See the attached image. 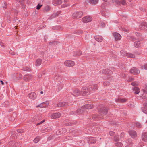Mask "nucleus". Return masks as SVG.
<instances>
[{"instance_id": "obj_1", "label": "nucleus", "mask_w": 147, "mask_h": 147, "mask_svg": "<svg viewBox=\"0 0 147 147\" xmlns=\"http://www.w3.org/2000/svg\"><path fill=\"white\" fill-rule=\"evenodd\" d=\"M92 90V88H90L89 86L87 85L83 87L81 89L82 95L84 96L90 94Z\"/></svg>"}, {"instance_id": "obj_2", "label": "nucleus", "mask_w": 147, "mask_h": 147, "mask_svg": "<svg viewBox=\"0 0 147 147\" xmlns=\"http://www.w3.org/2000/svg\"><path fill=\"white\" fill-rule=\"evenodd\" d=\"M109 109L106 108L105 107L101 108L98 109V116L100 118H102L104 115H106L108 113Z\"/></svg>"}, {"instance_id": "obj_3", "label": "nucleus", "mask_w": 147, "mask_h": 147, "mask_svg": "<svg viewBox=\"0 0 147 147\" xmlns=\"http://www.w3.org/2000/svg\"><path fill=\"white\" fill-rule=\"evenodd\" d=\"M102 72L103 74L105 75V79L109 78V76L113 74L112 71L108 69H103L102 71Z\"/></svg>"}, {"instance_id": "obj_4", "label": "nucleus", "mask_w": 147, "mask_h": 147, "mask_svg": "<svg viewBox=\"0 0 147 147\" xmlns=\"http://www.w3.org/2000/svg\"><path fill=\"white\" fill-rule=\"evenodd\" d=\"M84 112V110L82 109H78L76 111H72L69 113L70 115H79Z\"/></svg>"}, {"instance_id": "obj_5", "label": "nucleus", "mask_w": 147, "mask_h": 147, "mask_svg": "<svg viewBox=\"0 0 147 147\" xmlns=\"http://www.w3.org/2000/svg\"><path fill=\"white\" fill-rule=\"evenodd\" d=\"M64 123V124L66 126H72L76 124L77 122L75 121H71L69 119H67L65 120Z\"/></svg>"}, {"instance_id": "obj_6", "label": "nucleus", "mask_w": 147, "mask_h": 147, "mask_svg": "<svg viewBox=\"0 0 147 147\" xmlns=\"http://www.w3.org/2000/svg\"><path fill=\"white\" fill-rule=\"evenodd\" d=\"M83 14L82 11L76 12H74L72 15V18L74 19L79 18L82 16Z\"/></svg>"}, {"instance_id": "obj_7", "label": "nucleus", "mask_w": 147, "mask_h": 147, "mask_svg": "<svg viewBox=\"0 0 147 147\" xmlns=\"http://www.w3.org/2000/svg\"><path fill=\"white\" fill-rule=\"evenodd\" d=\"M92 18L90 16H86L82 18V22L84 23H86L91 22Z\"/></svg>"}, {"instance_id": "obj_8", "label": "nucleus", "mask_w": 147, "mask_h": 147, "mask_svg": "<svg viewBox=\"0 0 147 147\" xmlns=\"http://www.w3.org/2000/svg\"><path fill=\"white\" fill-rule=\"evenodd\" d=\"M94 106L93 105L87 104L82 106L81 107V109H82L84 110V112L85 111V108L86 109H91L93 108Z\"/></svg>"}, {"instance_id": "obj_9", "label": "nucleus", "mask_w": 147, "mask_h": 147, "mask_svg": "<svg viewBox=\"0 0 147 147\" xmlns=\"http://www.w3.org/2000/svg\"><path fill=\"white\" fill-rule=\"evenodd\" d=\"M130 73L134 75H137L140 73V71L137 68L133 67L130 69Z\"/></svg>"}, {"instance_id": "obj_10", "label": "nucleus", "mask_w": 147, "mask_h": 147, "mask_svg": "<svg viewBox=\"0 0 147 147\" xmlns=\"http://www.w3.org/2000/svg\"><path fill=\"white\" fill-rule=\"evenodd\" d=\"M65 65L68 67H72L75 65V63L74 61L71 60L66 61L64 63Z\"/></svg>"}, {"instance_id": "obj_11", "label": "nucleus", "mask_w": 147, "mask_h": 147, "mask_svg": "<svg viewBox=\"0 0 147 147\" xmlns=\"http://www.w3.org/2000/svg\"><path fill=\"white\" fill-rule=\"evenodd\" d=\"M68 106V103L66 102H59L57 105V106L58 107H66Z\"/></svg>"}, {"instance_id": "obj_12", "label": "nucleus", "mask_w": 147, "mask_h": 147, "mask_svg": "<svg viewBox=\"0 0 147 147\" xmlns=\"http://www.w3.org/2000/svg\"><path fill=\"white\" fill-rule=\"evenodd\" d=\"M7 145L9 147H18V143L13 141L9 142Z\"/></svg>"}, {"instance_id": "obj_13", "label": "nucleus", "mask_w": 147, "mask_h": 147, "mask_svg": "<svg viewBox=\"0 0 147 147\" xmlns=\"http://www.w3.org/2000/svg\"><path fill=\"white\" fill-rule=\"evenodd\" d=\"M73 94H72L75 96H78L82 94V91H80L78 89H75L73 90Z\"/></svg>"}, {"instance_id": "obj_14", "label": "nucleus", "mask_w": 147, "mask_h": 147, "mask_svg": "<svg viewBox=\"0 0 147 147\" xmlns=\"http://www.w3.org/2000/svg\"><path fill=\"white\" fill-rule=\"evenodd\" d=\"M113 35L114 36L116 41L119 40L121 38L120 35L117 32H114L113 33Z\"/></svg>"}, {"instance_id": "obj_15", "label": "nucleus", "mask_w": 147, "mask_h": 147, "mask_svg": "<svg viewBox=\"0 0 147 147\" xmlns=\"http://www.w3.org/2000/svg\"><path fill=\"white\" fill-rule=\"evenodd\" d=\"M140 28L142 30H147V22H143L140 26Z\"/></svg>"}, {"instance_id": "obj_16", "label": "nucleus", "mask_w": 147, "mask_h": 147, "mask_svg": "<svg viewBox=\"0 0 147 147\" xmlns=\"http://www.w3.org/2000/svg\"><path fill=\"white\" fill-rule=\"evenodd\" d=\"M32 76L30 74H28L25 75L24 76L23 79L25 81H28L31 79L32 78Z\"/></svg>"}, {"instance_id": "obj_17", "label": "nucleus", "mask_w": 147, "mask_h": 147, "mask_svg": "<svg viewBox=\"0 0 147 147\" xmlns=\"http://www.w3.org/2000/svg\"><path fill=\"white\" fill-rule=\"evenodd\" d=\"M129 135L132 138H135L137 136V134L136 132L134 131L130 130L128 131Z\"/></svg>"}, {"instance_id": "obj_18", "label": "nucleus", "mask_w": 147, "mask_h": 147, "mask_svg": "<svg viewBox=\"0 0 147 147\" xmlns=\"http://www.w3.org/2000/svg\"><path fill=\"white\" fill-rule=\"evenodd\" d=\"M48 104L49 102H45L36 106V107H40L42 108L46 107Z\"/></svg>"}, {"instance_id": "obj_19", "label": "nucleus", "mask_w": 147, "mask_h": 147, "mask_svg": "<svg viewBox=\"0 0 147 147\" xmlns=\"http://www.w3.org/2000/svg\"><path fill=\"white\" fill-rule=\"evenodd\" d=\"M60 116V113L58 112L53 114L51 115V117L52 119H55L59 117Z\"/></svg>"}, {"instance_id": "obj_20", "label": "nucleus", "mask_w": 147, "mask_h": 147, "mask_svg": "<svg viewBox=\"0 0 147 147\" xmlns=\"http://www.w3.org/2000/svg\"><path fill=\"white\" fill-rule=\"evenodd\" d=\"M142 140L146 142H147V132H144L142 135Z\"/></svg>"}, {"instance_id": "obj_21", "label": "nucleus", "mask_w": 147, "mask_h": 147, "mask_svg": "<svg viewBox=\"0 0 147 147\" xmlns=\"http://www.w3.org/2000/svg\"><path fill=\"white\" fill-rule=\"evenodd\" d=\"M95 40L97 41L100 42L102 41L103 38L102 36L97 35L94 37Z\"/></svg>"}, {"instance_id": "obj_22", "label": "nucleus", "mask_w": 147, "mask_h": 147, "mask_svg": "<svg viewBox=\"0 0 147 147\" xmlns=\"http://www.w3.org/2000/svg\"><path fill=\"white\" fill-rule=\"evenodd\" d=\"M29 97L33 100L36 97V95L34 92H31L28 94Z\"/></svg>"}, {"instance_id": "obj_23", "label": "nucleus", "mask_w": 147, "mask_h": 147, "mask_svg": "<svg viewBox=\"0 0 147 147\" xmlns=\"http://www.w3.org/2000/svg\"><path fill=\"white\" fill-rule=\"evenodd\" d=\"M89 86L90 88H92V90H96L98 89V86L97 84L89 85Z\"/></svg>"}, {"instance_id": "obj_24", "label": "nucleus", "mask_w": 147, "mask_h": 147, "mask_svg": "<svg viewBox=\"0 0 147 147\" xmlns=\"http://www.w3.org/2000/svg\"><path fill=\"white\" fill-rule=\"evenodd\" d=\"M133 92L135 94H138L140 92L139 88L136 86L134 87L133 88Z\"/></svg>"}, {"instance_id": "obj_25", "label": "nucleus", "mask_w": 147, "mask_h": 147, "mask_svg": "<svg viewBox=\"0 0 147 147\" xmlns=\"http://www.w3.org/2000/svg\"><path fill=\"white\" fill-rule=\"evenodd\" d=\"M42 62V60L41 59H37L36 62V65L37 66H40Z\"/></svg>"}, {"instance_id": "obj_26", "label": "nucleus", "mask_w": 147, "mask_h": 147, "mask_svg": "<svg viewBox=\"0 0 147 147\" xmlns=\"http://www.w3.org/2000/svg\"><path fill=\"white\" fill-rule=\"evenodd\" d=\"M82 54L81 51L79 50L76 52H75L73 54V56H80Z\"/></svg>"}, {"instance_id": "obj_27", "label": "nucleus", "mask_w": 147, "mask_h": 147, "mask_svg": "<svg viewBox=\"0 0 147 147\" xmlns=\"http://www.w3.org/2000/svg\"><path fill=\"white\" fill-rule=\"evenodd\" d=\"M54 78L55 80L58 82L60 81L62 79L61 77L59 75L57 76L56 75L55 76Z\"/></svg>"}, {"instance_id": "obj_28", "label": "nucleus", "mask_w": 147, "mask_h": 147, "mask_svg": "<svg viewBox=\"0 0 147 147\" xmlns=\"http://www.w3.org/2000/svg\"><path fill=\"white\" fill-rule=\"evenodd\" d=\"M83 32V31L82 30H75L74 33L75 34H76L77 35H80L81 34H82Z\"/></svg>"}, {"instance_id": "obj_29", "label": "nucleus", "mask_w": 147, "mask_h": 147, "mask_svg": "<svg viewBox=\"0 0 147 147\" xmlns=\"http://www.w3.org/2000/svg\"><path fill=\"white\" fill-rule=\"evenodd\" d=\"M50 7L48 5H47L44 8V11L45 12H47L50 10Z\"/></svg>"}, {"instance_id": "obj_30", "label": "nucleus", "mask_w": 147, "mask_h": 147, "mask_svg": "<svg viewBox=\"0 0 147 147\" xmlns=\"http://www.w3.org/2000/svg\"><path fill=\"white\" fill-rule=\"evenodd\" d=\"M127 99L125 98H119L116 101L117 102L118 101L120 102H126L127 101Z\"/></svg>"}, {"instance_id": "obj_31", "label": "nucleus", "mask_w": 147, "mask_h": 147, "mask_svg": "<svg viewBox=\"0 0 147 147\" xmlns=\"http://www.w3.org/2000/svg\"><path fill=\"white\" fill-rule=\"evenodd\" d=\"M112 2L118 5H121V1L118 0H112Z\"/></svg>"}, {"instance_id": "obj_32", "label": "nucleus", "mask_w": 147, "mask_h": 147, "mask_svg": "<svg viewBox=\"0 0 147 147\" xmlns=\"http://www.w3.org/2000/svg\"><path fill=\"white\" fill-rule=\"evenodd\" d=\"M126 56H127L129 58H134L135 55L133 54L127 53H126Z\"/></svg>"}, {"instance_id": "obj_33", "label": "nucleus", "mask_w": 147, "mask_h": 147, "mask_svg": "<svg viewBox=\"0 0 147 147\" xmlns=\"http://www.w3.org/2000/svg\"><path fill=\"white\" fill-rule=\"evenodd\" d=\"M143 107L142 108L141 110L142 112V109L143 108L144 110L147 111V102H145L143 103Z\"/></svg>"}, {"instance_id": "obj_34", "label": "nucleus", "mask_w": 147, "mask_h": 147, "mask_svg": "<svg viewBox=\"0 0 147 147\" xmlns=\"http://www.w3.org/2000/svg\"><path fill=\"white\" fill-rule=\"evenodd\" d=\"M58 16V14L57 13H53V14L52 15L50 16L49 17V19H53V18H54L57 16Z\"/></svg>"}, {"instance_id": "obj_35", "label": "nucleus", "mask_w": 147, "mask_h": 147, "mask_svg": "<svg viewBox=\"0 0 147 147\" xmlns=\"http://www.w3.org/2000/svg\"><path fill=\"white\" fill-rule=\"evenodd\" d=\"M115 145L116 146L118 147H121L123 145L122 143L120 142H118L115 143Z\"/></svg>"}, {"instance_id": "obj_36", "label": "nucleus", "mask_w": 147, "mask_h": 147, "mask_svg": "<svg viewBox=\"0 0 147 147\" xmlns=\"http://www.w3.org/2000/svg\"><path fill=\"white\" fill-rule=\"evenodd\" d=\"M98 0H90V2L92 4H95L97 3Z\"/></svg>"}, {"instance_id": "obj_37", "label": "nucleus", "mask_w": 147, "mask_h": 147, "mask_svg": "<svg viewBox=\"0 0 147 147\" xmlns=\"http://www.w3.org/2000/svg\"><path fill=\"white\" fill-rule=\"evenodd\" d=\"M40 139V137L39 136H37L34 140V142L35 143H37L38 142H39Z\"/></svg>"}, {"instance_id": "obj_38", "label": "nucleus", "mask_w": 147, "mask_h": 147, "mask_svg": "<svg viewBox=\"0 0 147 147\" xmlns=\"http://www.w3.org/2000/svg\"><path fill=\"white\" fill-rule=\"evenodd\" d=\"M121 54L123 56H126V53H127L126 51L124 50H121L120 52Z\"/></svg>"}, {"instance_id": "obj_39", "label": "nucleus", "mask_w": 147, "mask_h": 147, "mask_svg": "<svg viewBox=\"0 0 147 147\" xmlns=\"http://www.w3.org/2000/svg\"><path fill=\"white\" fill-rule=\"evenodd\" d=\"M22 70L26 71H31V69L30 68L26 67H23L22 68Z\"/></svg>"}, {"instance_id": "obj_40", "label": "nucleus", "mask_w": 147, "mask_h": 147, "mask_svg": "<svg viewBox=\"0 0 147 147\" xmlns=\"http://www.w3.org/2000/svg\"><path fill=\"white\" fill-rule=\"evenodd\" d=\"M52 28L53 29L60 30L61 29V27L59 26H55L52 27Z\"/></svg>"}, {"instance_id": "obj_41", "label": "nucleus", "mask_w": 147, "mask_h": 147, "mask_svg": "<svg viewBox=\"0 0 147 147\" xmlns=\"http://www.w3.org/2000/svg\"><path fill=\"white\" fill-rule=\"evenodd\" d=\"M140 43L139 41L136 42L134 44V46L136 48H138L140 47Z\"/></svg>"}, {"instance_id": "obj_42", "label": "nucleus", "mask_w": 147, "mask_h": 147, "mask_svg": "<svg viewBox=\"0 0 147 147\" xmlns=\"http://www.w3.org/2000/svg\"><path fill=\"white\" fill-rule=\"evenodd\" d=\"M99 116L96 114L93 115L92 116V118L93 120H95L96 118H100Z\"/></svg>"}, {"instance_id": "obj_43", "label": "nucleus", "mask_w": 147, "mask_h": 147, "mask_svg": "<svg viewBox=\"0 0 147 147\" xmlns=\"http://www.w3.org/2000/svg\"><path fill=\"white\" fill-rule=\"evenodd\" d=\"M63 130V129H61L57 131L56 132V134L57 135H59L63 134L62 131Z\"/></svg>"}, {"instance_id": "obj_44", "label": "nucleus", "mask_w": 147, "mask_h": 147, "mask_svg": "<svg viewBox=\"0 0 147 147\" xmlns=\"http://www.w3.org/2000/svg\"><path fill=\"white\" fill-rule=\"evenodd\" d=\"M12 11L14 12V15L15 16H16L18 15V11H17V10L12 9Z\"/></svg>"}, {"instance_id": "obj_45", "label": "nucleus", "mask_w": 147, "mask_h": 147, "mask_svg": "<svg viewBox=\"0 0 147 147\" xmlns=\"http://www.w3.org/2000/svg\"><path fill=\"white\" fill-rule=\"evenodd\" d=\"M126 142L128 145H130L132 143L131 139H128L126 141Z\"/></svg>"}, {"instance_id": "obj_46", "label": "nucleus", "mask_w": 147, "mask_h": 147, "mask_svg": "<svg viewBox=\"0 0 147 147\" xmlns=\"http://www.w3.org/2000/svg\"><path fill=\"white\" fill-rule=\"evenodd\" d=\"M7 5V3L4 1H3L2 3V7H3V8H6Z\"/></svg>"}, {"instance_id": "obj_47", "label": "nucleus", "mask_w": 147, "mask_h": 147, "mask_svg": "<svg viewBox=\"0 0 147 147\" xmlns=\"http://www.w3.org/2000/svg\"><path fill=\"white\" fill-rule=\"evenodd\" d=\"M114 140L115 142H118L119 140V136L116 135L114 137Z\"/></svg>"}, {"instance_id": "obj_48", "label": "nucleus", "mask_w": 147, "mask_h": 147, "mask_svg": "<svg viewBox=\"0 0 147 147\" xmlns=\"http://www.w3.org/2000/svg\"><path fill=\"white\" fill-rule=\"evenodd\" d=\"M143 91L144 93H146L147 94V84H145L144 89H143Z\"/></svg>"}, {"instance_id": "obj_49", "label": "nucleus", "mask_w": 147, "mask_h": 147, "mask_svg": "<svg viewBox=\"0 0 147 147\" xmlns=\"http://www.w3.org/2000/svg\"><path fill=\"white\" fill-rule=\"evenodd\" d=\"M124 133L123 132L121 133L120 135V139L122 141L123 139V137L124 136Z\"/></svg>"}, {"instance_id": "obj_50", "label": "nucleus", "mask_w": 147, "mask_h": 147, "mask_svg": "<svg viewBox=\"0 0 147 147\" xmlns=\"http://www.w3.org/2000/svg\"><path fill=\"white\" fill-rule=\"evenodd\" d=\"M51 128L50 127H48L46 128H45L44 131L46 132L47 131H51Z\"/></svg>"}, {"instance_id": "obj_51", "label": "nucleus", "mask_w": 147, "mask_h": 147, "mask_svg": "<svg viewBox=\"0 0 147 147\" xmlns=\"http://www.w3.org/2000/svg\"><path fill=\"white\" fill-rule=\"evenodd\" d=\"M136 126L138 128H141V124L139 122H136Z\"/></svg>"}, {"instance_id": "obj_52", "label": "nucleus", "mask_w": 147, "mask_h": 147, "mask_svg": "<svg viewBox=\"0 0 147 147\" xmlns=\"http://www.w3.org/2000/svg\"><path fill=\"white\" fill-rule=\"evenodd\" d=\"M103 84L104 86H107L110 85V83L108 82H105L103 83Z\"/></svg>"}, {"instance_id": "obj_53", "label": "nucleus", "mask_w": 147, "mask_h": 147, "mask_svg": "<svg viewBox=\"0 0 147 147\" xmlns=\"http://www.w3.org/2000/svg\"><path fill=\"white\" fill-rule=\"evenodd\" d=\"M42 6V5H40V4H38L36 6V9L38 10Z\"/></svg>"}, {"instance_id": "obj_54", "label": "nucleus", "mask_w": 147, "mask_h": 147, "mask_svg": "<svg viewBox=\"0 0 147 147\" xmlns=\"http://www.w3.org/2000/svg\"><path fill=\"white\" fill-rule=\"evenodd\" d=\"M16 131L17 132L20 133H23L24 132V130L22 129H18Z\"/></svg>"}, {"instance_id": "obj_55", "label": "nucleus", "mask_w": 147, "mask_h": 147, "mask_svg": "<svg viewBox=\"0 0 147 147\" xmlns=\"http://www.w3.org/2000/svg\"><path fill=\"white\" fill-rule=\"evenodd\" d=\"M49 44L51 45H53L57 44V42L54 41L52 42H50L49 43Z\"/></svg>"}, {"instance_id": "obj_56", "label": "nucleus", "mask_w": 147, "mask_h": 147, "mask_svg": "<svg viewBox=\"0 0 147 147\" xmlns=\"http://www.w3.org/2000/svg\"><path fill=\"white\" fill-rule=\"evenodd\" d=\"M122 1L121 2V4H122L123 5H125L126 4V1L125 0H122Z\"/></svg>"}, {"instance_id": "obj_57", "label": "nucleus", "mask_w": 147, "mask_h": 147, "mask_svg": "<svg viewBox=\"0 0 147 147\" xmlns=\"http://www.w3.org/2000/svg\"><path fill=\"white\" fill-rule=\"evenodd\" d=\"M21 5L22 7V9H24L25 8V5L23 3H21Z\"/></svg>"}, {"instance_id": "obj_58", "label": "nucleus", "mask_w": 147, "mask_h": 147, "mask_svg": "<svg viewBox=\"0 0 147 147\" xmlns=\"http://www.w3.org/2000/svg\"><path fill=\"white\" fill-rule=\"evenodd\" d=\"M105 24L103 22H101L100 23V26L102 28H103L105 27Z\"/></svg>"}, {"instance_id": "obj_59", "label": "nucleus", "mask_w": 147, "mask_h": 147, "mask_svg": "<svg viewBox=\"0 0 147 147\" xmlns=\"http://www.w3.org/2000/svg\"><path fill=\"white\" fill-rule=\"evenodd\" d=\"M12 116L13 117V118L12 119H11L12 121H14L15 118V117H16V114L15 113H13L12 114Z\"/></svg>"}, {"instance_id": "obj_60", "label": "nucleus", "mask_w": 147, "mask_h": 147, "mask_svg": "<svg viewBox=\"0 0 147 147\" xmlns=\"http://www.w3.org/2000/svg\"><path fill=\"white\" fill-rule=\"evenodd\" d=\"M115 134V132H113L112 131H110L109 132V134L111 136H114Z\"/></svg>"}, {"instance_id": "obj_61", "label": "nucleus", "mask_w": 147, "mask_h": 147, "mask_svg": "<svg viewBox=\"0 0 147 147\" xmlns=\"http://www.w3.org/2000/svg\"><path fill=\"white\" fill-rule=\"evenodd\" d=\"M142 98L143 100V102H147V98L145 96H143Z\"/></svg>"}, {"instance_id": "obj_62", "label": "nucleus", "mask_w": 147, "mask_h": 147, "mask_svg": "<svg viewBox=\"0 0 147 147\" xmlns=\"http://www.w3.org/2000/svg\"><path fill=\"white\" fill-rule=\"evenodd\" d=\"M130 39L133 41H135L136 40V38L134 36H131L130 38Z\"/></svg>"}, {"instance_id": "obj_63", "label": "nucleus", "mask_w": 147, "mask_h": 147, "mask_svg": "<svg viewBox=\"0 0 147 147\" xmlns=\"http://www.w3.org/2000/svg\"><path fill=\"white\" fill-rule=\"evenodd\" d=\"M131 85L134 86H137V84L136 82H133L131 83Z\"/></svg>"}, {"instance_id": "obj_64", "label": "nucleus", "mask_w": 147, "mask_h": 147, "mask_svg": "<svg viewBox=\"0 0 147 147\" xmlns=\"http://www.w3.org/2000/svg\"><path fill=\"white\" fill-rule=\"evenodd\" d=\"M139 9H140V10L143 11L144 12L146 11L145 9H144L142 7H140Z\"/></svg>"}]
</instances>
